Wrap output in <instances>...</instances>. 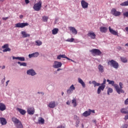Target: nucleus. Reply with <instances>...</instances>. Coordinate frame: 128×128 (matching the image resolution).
I'll list each match as a JSON object with an SVG mask.
<instances>
[{"instance_id": "f257e3e1", "label": "nucleus", "mask_w": 128, "mask_h": 128, "mask_svg": "<svg viewBox=\"0 0 128 128\" xmlns=\"http://www.w3.org/2000/svg\"><path fill=\"white\" fill-rule=\"evenodd\" d=\"M108 66H112V68H118V63L116 62V61H114V60H111L108 62Z\"/></svg>"}, {"instance_id": "f03ea898", "label": "nucleus", "mask_w": 128, "mask_h": 128, "mask_svg": "<svg viewBox=\"0 0 128 128\" xmlns=\"http://www.w3.org/2000/svg\"><path fill=\"white\" fill-rule=\"evenodd\" d=\"M107 82H108V84H111L112 86H114L116 92L120 93V89L118 88V84H114V81L110 80L108 79Z\"/></svg>"}, {"instance_id": "7ed1b4c3", "label": "nucleus", "mask_w": 128, "mask_h": 128, "mask_svg": "<svg viewBox=\"0 0 128 128\" xmlns=\"http://www.w3.org/2000/svg\"><path fill=\"white\" fill-rule=\"evenodd\" d=\"M42 1H39L38 3L35 4L33 6V8L36 12H40L42 8Z\"/></svg>"}, {"instance_id": "20e7f679", "label": "nucleus", "mask_w": 128, "mask_h": 128, "mask_svg": "<svg viewBox=\"0 0 128 128\" xmlns=\"http://www.w3.org/2000/svg\"><path fill=\"white\" fill-rule=\"evenodd\" d=\"M90 52L94 56H100V54H102V52L98 49L93 48L92 50H90Z\"/></svg>"}, {"instance_id": "39448f33", "label": "nucleus", "mask_w": 128, "mask_h": 128, "mask_svg": "<svg viewBox=\"0 0 128 128\" xmlns=\"http://www.w3.org/2000/svg\"><path fill=\"white\" fill-rule=\"evenodd\" d=\"M26 74L28 76H36V72L32 68L27 70Z\"/></svg>"}, {"instance_id": "423d86ee", "label": "nucleus", "mask_w": 128, "mask_h": 128, "mask_svg": "<svg viewBox=\"0 0 128 128\" xmlns=\"http://www.w3.org/2000/svg\"><path fill=\"white\" fill-rule=\"evenodd\" d=\"M28 26V23L27 22H23L20 23L18 22L15 24V28H23L24 26Z\"/></svg>"}, {"instance_id": "0eeeda50", "label": "nucleus", "mask_w": 128, "mask_h": 128, "mask_svg": "<svg viewBox=\"0 0 128 128\" xmlns=\"http://www.w3.org/2000/svg\"><path fill=\"white\" fill-rule=\"evenodd\" d=\"M111 14L113 16H120L122 13L118 11H116V8H113L111 10Z\"/></svg>"}, {"instance_id": "6e6552de", "label": "nucleus", "mask_w": 128, "mask_h": 128, "mask_svg": "<svg viewBox=\"0 0 128 128\" xmlns=\"http://www.w3.org/2000/svg\"><path fill=\"white\" fill-rule=\"evenodd\" d=\"M76 90V87L74 84H72L70 88L67 90L66 93L68 94H72L74 92V90Z\"/></svg>"}, {"instance_id": "1a4fd4ad", "label": "nucleus", "mask_w": 128, "mask_h": 128, "mask_svg": "<svg viewBox=\"0 0 128 128\" xmlns=\"http://www.w3.org/2000/svg\"><path fill=\"white\" fill-rule=\"evenodd\" d=\"M62 64L61 62L55 61L53 65V68H62Z\"/></svg>"}, {"instance_id": "9d476101", "label": "nucleus", "mask_w": 128, "mask_h": 128, "mask_svg": "<svg viewBox=\"0 0 128 128\" xmlns=\"http://www.w3.org/2000/svg\"><path fill=\"white\" fill-rule=\"evenodd\" d=\"M105 88H106V85L100 84V86H99L97 90L98 94H100V92H102H102H104V90Z\"/></svg>"}, {"instance_id": "9b49d317", "label": "nucleus", "mask_w": 128, "mask_h": 128, "mask_svg": "<svg viewBox=\"0 0 128 128\" xmlns=\"http://www.w3.org/2000/svg\"><path fill=\"white\" fill-rule=\"evenodd\" d=\"M88 36L90 38L91 40H95L96 35L94 32H89L88 34Z\"/></svg>"}, {"instance_id": "f8f14e48", "label": "nucleus", "mask_w": 128, "mask_h": 128, "mask_svg": "<svg viewBox=\"0 0 128 128\" xmlns=\"http://www.w3.org/2000/svg\"><path fill=\"white\" fill-rule=\"evenodd\" d=\"M119 86H118V88L119 89V93L118 92H117V93H118V94H124V90H122V88H123L122 83V82H120L119 83Z\"/></svg>"}, {"instance_id": "ddd939ff", "label": "nucleus", "mask_w": 128, "mask_h": 128, "mask_svg": "<svg viewBox=\"0 0 128 128\" xmlns=\"http://www.w3.org/2000/svg\"><path fill=\"white\" fill-rule=\"evenodd\" d=\"M81 4L82 8H88V3L84 0L81 1Z\"/></svg>"}, {"instance_id": "4468645a", "label": "nucleus", "mask_w": 128, "mask_h": 128, "mask_svg": "<svg viewBox=\"0 0 128 128\" xmlns=\"http://www.w3.org/2000/svg\"><path fill=\"white\" fill-rule=\"evenodd\" d=\"M27 112L30 115H32L34 114V108L33 107H30L28 108Z\"/></svg>"}, {"instance_id": "2eb2a0df", "label": "nucleus", "mask_w": 128, "mask_h": 128, "mask_svg": "<svg viewBox=\"0 0 128 128\" xmlns=\"http://www.w3.org/2000/svg\"><path fill=\"white\" fill-rule=\"evenodd\" d=\"M38 56H40V53L38 52H35L34 53L29 54V58H38Z\"/></svg>"}, {"instance_id": "dca6fc26", "label": "nucleus", "mask_w": 128, "mask_h": 128, "mask_svg": "<svg viewBox=\"0 0 128 128\" xmlns=\"http://www.w3.org/2000/svg\"><path fill=\"white\" fill-rule=\"evenodd\" d=\"M108 30H109L110 32V34H114V36H118V32L110 28V26H109Z\"/></svg>"}, {"instance_id": "f3484780", "label": "nucleus", "mask_w": 128, "mask_h": 128, "mask_svg": "<svg viewBox=\"0 0 128 128\" xmlns=\"http://www.w3.org/2000/svg\"><path fill=\"white\" fill-rule=\"evenodd\" d=\"M48 106L50 108H56V102L52 101L50 102L48 104Z\"/></svg>"}, {"instance_id": "a211bd4d", "label": "nucleus", "mask_w": 128, "mask_h": 128, "mask_svg": "<svg viewBox=\"0 0 128 128\" xmlns=\"http://www.w3.org/2000/svg\"><path fill=\"white\" fill-rule=\"evenodd\" d=\"M0 122L2 126H5V124H8L6 120V118H0Z\"/></svg>"}, {"instance_id": "6ab92c4d", "label": "nucleus", "mask_w": 128, "mask_h": 128, "mask_svg": "<svg viewBox=\"0 0 128 128\" xmlns=\"http://www.w3.org/2000/svg\"><path fill=\"white\" fill-rule=\"evenodd\" d=\"M12 60H20V62H24L26 60L24 57H16L14 56H12Z\"/></svg>"}, {"instance_id": "aec40b11", "label": "nucleus", "mask_w": 128, "mask_h": 128, "mask_svg": "<svg viewBox=\"0 0 128 128\" xmlns=\"http://www.w3.org/2000/svg\"><path fill=\"white\" fill-rule=\"evenodd\" d=\"M18 112H19L22 114V116H24L26 114V111L24 109L20 108H16Z\"/></svg>"}, {"instance_id": "412c9836", "label": "nucleus", "mask_w": 128, "mask_h": 128, "mask_svg": "<svg viewBox=\"0 0 128 128\" xmlns=\"http://www.w3.org/2000/svg\"><path fill=\"white\" fill-rule=\"evenodd\" d=\"M120 112L122 114H128V108H121Z\"/></svg>"}, {"instance_id": "4be33fe9", "label": "nucleus", "mask_w": 128, "mask_h": 128, "mask_svg": "<svg viewBox=\"0 0 128 128\" xmlns=\"http://www.w3.org/2000/svg\"><path fill=\"white\" fill-rule=\"evenodd\" d=\"M21 34L22 35V38H28L30 36V34L26 33V31H22Z\"/></svg>"}, {"instance_id": "5701e85b", "label": "nucleus", "mask_w": 128, "mask_h": 128, "mask_svg": "<svg viewBox=\"0 0 128 128\" xmlns=\"http://www.w3.org/2000/svg\"><path fill=\"white\" fill-rule=\"evenodd\" d=\"M89 116H90V110L85 111L83 114H82V116H84L85 118H86Z\"/></svg>"}, {"instance_id": "b1692460", "label": "nucleus", "mask_w": 128, "mask_h": 128, "mask_svg": "<svg viewBox=\"0 0 128 128\" xmlns=\"http://www.w3.org/2000/svg\"><path fill=\"white\" fill-rule=\"evenodd\" d=\"M12 122H14V126L19 123L20 121L16 117H13L12 119Z\"/></svg>"}, {"instance_id": "393cba45", "label": "nucleus", "mask_w": 128, "mask_h": 128, "mask_svg": "<svg viewBox=\"0 0 128 128\" xmlns=\"http://www.w3.org/2000/svg\"><path fill=\"white\" fill-rule=\"evenodd\" d=\"M6 104H4V103H0V110H1V112L6 110Z\"/></svg>"}, {"instance_id": "a878e982", "label": "nucleus", "mask_w": 128, "mask_h": 128, "mask_svg": "<svg viewBox=\"0 0 128 128\" xmlns=\"http://www.w3.org/2000/svg\"><path fill=\"white\" fill-rule=\"evenodd\" d=\"M100 32H104V34H106V32H108V28L106 27H104V26H101L100 28Z\"/></svg>"}, {"instance_id": "bb28decb", "label": "nucleus", "mask_w": 128, "mask_h": 128, "mask_svg": "<svg viewBox=\"0 0 128 128\" xmlns=\"http://www.w3.org/2000/svg\"><path fill=\"white\" fill-rule=\"evenodd\" d=\"M78 82H79V84H80L82 86V88H86V84L84 83V80H82V78H78Z\"/></svg>"}, {"instance_id": "cd10ccee", "label": "nucleus", "mask_w": 128, "mask_h": 128, "mask_svg": "<svg viewBox=\"0 0 128 128\" xmlns=\"http://www.w3.org/2000/svg\"><path fill=\"white\" fill-rule=\"evenodd\" d=\"M70 30L74 34H78V31L76 30V28L70 26Z\"/></svg>"}, {"instance_id": "c85d7f7f", "label": "nucleus", "mask_w": 128, "mask_h": 128, "mask_svg": "<svg viewBox=\"0 0 128 128\" xmlns=\"http://www.w3.org/2000/svg\"><path fill=\"white\" fill-rule=\"evenodd\" d=\"M38 122L40 124H44V118H42V117H40L38 119Z\"/></svg>"}, {"instance_id": "c756f323", "label": "nucleus", "mask_w": 128, "mask_h": 128, "mask_svg": "<svg viewBox=\"0 0 128 128\" xmlns=\"http://www.w3.org/2000/svg\"><path fill=\"white\" fill-rule=\"evenodd\" d=\"M98 69L100 72H104V66H102V64L98 65Z\"/></svg>"}, {"instance_id": "7c9ffc66", "label": "nucleus", "mask_w": 128, "mask_h": 128, "mask_svg": "<svg viewBox=\"0 0 128 128\" xmlns=\"http://www.w3.org/2000/svg\"><path fill=\"white\" fill-rule=\"evenodd\" d=\"M15 126L16 128H24V126H22V122H20V121L16 125H15Z\"/></svg>"}, {"instance_id": "2f4dec72", "label": "nucleus", "mask_w": 128, "mask_h": 128, "mask_svg": "<svg viewBox=\"0 0 128 128\" xmlns=\"http://www.w3.org/2000/svg\"><path fill=\"white\" fill-rule=\"evenodd\" d=\"M92 84H94V88H96V86H100V84L96 82V80L92 81Z\"/></svg>"}, {"instance_id": "473e14b6", "label": "nucleus", "mask_w": 128, "mask_h": 128, "mask_svg": "<svg viewBox=\"0 0 128 128\" xmlns=\"http://www.w3.org/2000/svg\"><path fill=\"white\" fill-rule=\"evenodd\" d=\"M36 42V45L37 46H40L42 44V42L40 40H37L35 42Z\"/></svg>"}, {"instance_id": "72a5a7b5", "label": "nucleus", "mask_w": 128, "mask_h": 128, "mask_svg": "<svg viewBox=\"0 0 128 128\" xmlns=\"http://www.w3.org/2000/svg\"><path fill=\"white\" fill-rule=\"evenodd\" d=\"M18 64H20V66H26L27 64L26 62H18Z\"/></svg>"}, {"instance_id": "f704fd0d", "label": "nucleus", "mask_w": 128, "mask_h": 128, "mask_svg": "<svg viewBox=\"0 0 128 128\" xmlns=\"http://www.w3.org/2000/svg\"><path fill=\"white\" fill-rule=\"evenodd\" d=\"M58 32V28H55L52 30V34H56Z\"/></svg>"}, {"instance_id": "c9c22d12", "label": "nucleus", "mask_w": 128, "mask_h": 128, "mask_svg": "<svg viewBox=\"0 0 128 128\" xmlns=\"http://www.w3.org/2000/svg\"><path fill=\"white\" fill-rule=\"evenodd\" d=\"M120 6H128V1H126L124 2H123L120 4Z\"/></svg>"}, {"instance_id": "e433bc0d", "label": "nucleus", "mask_w": 128, "mask_h": 128, "mask_svg": "<svg viewBox=\"0 0 128 128\" xmlns=\"http://www.w3.org/2000/svg\"><path fill=\"white\" fill-rule=\"evenodd\" d=\"M120 60L122 62H124V63L128 62V60L126 59V58L124 57H120Z\"/></svg>"}, {"instance_id": "4c0bfd02", "label": "nucleus", "mask_w": 128, "mask_h": 128, "mask_svg": "<svg viewBox=\"0 0 128 128\" xmlns=\"http://www.w3.org/2000/svg\"><path fill=\"white\" fill-rule=\"evenodd\" d=\"M72 104H73V106H74V108H76V106L77 104H76V100L75 98H74L72 100Z\"/></svg>"}, {"instance_id": "58836bf2", "label": "nucleus", "mask_w": 128, "mask_h": 128, "mask_svg": "<svg viewBox=\"0 0 128 128\" xmlns=\"http://www.w3.org/2000/svg\"><path fill=\"white\" fill-rule=\"evenodd\" d=\"M48 17L46 16H44L42 17V20L44 22H48Z\"/></svg>"}, {"instance_id": "ea45409f", "label": "nucleus", "mask_w": 128, "mask_h": 128, "mask_svg": "<svg viewBox=\"0 0 128 128\" xmlns=\"http://www.w3.org/2000/svg\"><path fill=\"white\" fill-rule=\"evenodd\" d=\"M74 40V38H68L67 39L66 42H73Z\"/></svg>"}, {"instance_id": "a19ab883", "label": "nucleus", "mask_w": 128, "mask_h": 128, "mask_svg": "<svg viewBox=\"0 0 128 128\" xmlns=\"http://www.w3.org/2000/svg\"><path fill=\"white\" fill-rule=\"evenodd\" d=\"M112 88H108V94L110 96V94H112Z\"/></svg>"}, {"instance_id": "79ce46f5", "label": "nucleus", "mask_w": 128, "mask_h": 128, "mask_svg": "<svg viewBox=\"0 0 128 128\" xmlns=\"http://www.w3.org/2000/svg\"><path fill=\"white\" fill-rule=\"evenodd\" d=\"M10 48L8 47L7 48H5V49L3 50V52H10Z\"/></svg>"}, {"instance_id": "37998d69", "label": "nucleus", "mask_w": 128, "mask_h": 128, "mask_svg": "<svg viewBox=\"0 0 128 128\" xmlns=\"http://www.w3.org/2000/svg\"><path fill=\"white\" fill-rule=\"evenodd\" d=\"M123 16L124 18H128V12H124Z\"/></svg>"}, {"instance_id": "c03bdc74", "label": "nucleus", "mask_w": 128, "mask_h": 128, "mask_svg": "<svg viewBox=\"0 0 128 128\" xmlns=\"http://www.w3.org/2000/svg\"><path fill=\"white\" fill-rule=\"evenodd\" d=\"M56 128H66V126L60 124Z\"/></svg>"}, {"instance_id": "a18cd8bd", "label": "nucleus", "mask_w": 128, "mask_h": 128, "mask_svg": "<svg viewBox=\"0 0 128 128\" xmlns=\"http://www.w3.org/2000/svg\"><path fill=\"white\" fill-rule=\"evenodd\" d=\"M8 48V44H5L2 46V48Z\"/></svg>"}, {"instance_id": "49530a36", "label": "nucleus", "mask_w": 128, "mask_h": 128, "mask_svg": "<svg viewBox=\"0 0 128 128\" xmlns=\"http://www.w3.org/2000/svg\"><path fill=\"white\" fill-rule=\"evenodd\" d=\"M128 124H123L122 126V128H128Z\"/></svg>"}, {"instance_id": "de8ad7c7", "label": "nucleus", "mask_w": 128, "mask_h": 128, "mask_svg": "<svg viewBox=\"0 0 128 128\" xmlns=\"http://www.w3.org/2000/svg\"><path fill=\"white\" fill-rule=\"evenodd\" d=\"M106 80L105 78L104 79V81L103 82L102 84H102V86H106Z\"/></svg>"}, {"instance_id": "09e8293b", "label": "nucleus", "mask_w": 128, "mask_h": 128, "mask_svg": "<svg viewBox=\"0 0 128 128\" xmlns=\"http://www.w3.org/2000/svg\"><path fill=\"white\" fill-rule=\"evenodd\" d=\"M78 124H80V120H78L76 121V128H78Z\"/></svg>"}, {"instance_id": "8fccbe9b", "label": "nucleus", "mask_w": 128, "mask_h": 128, "mask_svg": "<svg viewBox=\"0 0 128 128\" xmlns=\"http://www.w3.org/2000/svg\"><path fill=\"white\" fill-rule=\"evenodd\" d=\"M4 82H6V76H4V78L2 80L1 82H2V84H3L4 83Z\"/></svg>"}, {"instance_id": "3c124183", "label": "nucleus", "mask_w": 128, "mask_h": 128, "mask_svg": "<svg viewBox=\"0 0 128 128\" xmlns=\"http://www.w3.org/2000/svg\"><path fill=\"white\" fill-rule=\"evenodd\" d=\"M62 59V54H60L57 56V60H61Z\"/></svg>"}, {"instance_id": "603ef678", "label": "nucleus", "mask_w": 128, "mask_h": 128, "mask_svg": "<svg viewBox=\"0 0 128 128\" xmlns=\"http://www.w3.org/2000/svg\"><path fill=\"white\" fill-rule=\"evenodd\" d=\"M61 57L62 58H66V56L65 54H61Z\"/></svg>"}, {"instance_id": "864d4df0", "label": "nucleus", "mask_w": 128, "mask_h": 128, "mask_svg": "<svg viewBox=\"0 0 128 128\" xmlns=\"http://www.w3.org/2000/svg\"><path fill=\"white\" fill-rule=\"evenodd\" d=\"M89 112H90V114H92V112H93V114H94V110H92L90 109H89Z\"/></svg>"}, {"instance_id": "5fc2aeb1", "label": "nucleus", "mask_w": 128, "mask_h": 128, "mask_svg": "<svg viewBox=\"0 0 128 128\" xmlns=\"http://www.w3.org/2000/svg\"><path fill=\"white\" fill-rule=\"evenodd\" d=\"M124 119L125 120H128V114L125 116Z\"/></svg>"}, {"instance_id": "6e6d98bb", "label": "nucleus", "mask_w": 128, "mask_h": 128, "mask_svg": "<svg viewBox=\"0 0 128 128\" xmlns=\"http://www.w3.org/2000/svg\"><path fill=\"white\" fill-rule=\"evenodd\" d=\"M124 104H128V98L125 100Z\"/></svg>"}, {"instance_id": "4d7b16f0", "label": "nucleus", "mask_w": 128, "mask_h": 128, "mask_svg": "<svg viewBox=\"0 0 128 128\" xmlns=\"http://www.w3.org/2000/svg\"><path fill=\"white\" fill-rule=\"evenodd\" d=\"M25 2L26 4H30V0H25Z\"/></svg>"}, {"instance_id": "13d9d810", "label": "nucleus", "mask_w": 128, "mask_h": 128, "mask_svg": "<svg viewBox=\"0 0 128 128\" xmlns=\"http://www.w3.org/2000/svg\"><path fill=\"white\" fill-rule=\"evenodd\" d=\"M8 17L2 18V20H8Z\"/></svg>"}, {"instance_id": "bf43d9fd", "label": "nucleus", "mask_w": 128, "mask_h": 128, "mask_svg": "<svg viewBox=\"0 0 128 128\" xmlns=\"http://www.w3.org/2000/svg\"><path fill=\"white\" fill-rule=\"evenodd\" d=\"M66 104L68 106H70V102L69 100H68V101L66 102Z\"/></svg>"}, {"instance_id": "052dcab7", "label": "nucleus", "mask_w": 128, "mask_h": 128, "mask_svg": "<svg viewBox=\"0 0 128 128\" xmlns=\"http://www.w3.org/2000/svg\"><path fill=\"white\" fill-rule=\"evenodd\" d=\"M8 82H10V80H8V81H6V86H7L8 84Z\"/></svg>"}, {"instance_id": "680f3d73", "label": "nucleus", "mask_w": 128, "mask_h": 128, "mask_svg": "<svg viewBox=\"0 0 128 128\" xmlns=\"http://www.w3.org/2000/svg\"><path fill=\"white\" fill-rule=\"evenodd\" d=\"M4 68H6V66H3L2 67V70H4Z\"/></svg>"}, {"instance_id": "e2e57ef3", "label": "nucleus", "mask_w": 128, "mask_h": 128, "mask_svg": "<svg viewBox=\"0 0 128 128\" xmlns=\"http://www.w3.org/2000/svg\"><path fill=\"white\" fill-rule=\"evenodd\" d=\"M66 60H72V59L68 58L67 56H66Z\"/></svg>"}, {"instance_id": "0e129e2a", "label": "nucleus", "mask_w": 128, "mask_h": 128, "mask_svg": "<svg viewBox=\"0 0 128 128\" xmlns=\"http://www.w3.org/2000/svg\"><path fill=\"white\" fill-rule=\"evenodd\" d=\"M60 70H62V68H58L57 70V72H60Z\"/></svg>"}, {"instance_id": "69168bd1", "label": "nucleus", "mask_w": 128, "mask_h": 128, "mask_svg": "<svg viewBox=\"0 0 128 128\" xmlns=\"http://www.w3.org/2000/svg\"><path fill=\"white\" fill-rule=\"evenodd\" d=\"M24 18V16L22 15H20V18Z\"/></svg>"}, {"instance_id": "338daca9", "label": "nucleus", "mask_w": 128, "mask_h": 128, "mask_svg": "<svg viewBox=\"0 0 128 128\" xmlns=\"http://www.w3.org/2000/svg\"><path fill=\"white\" fill-rule=\"evenodd\" d=\"M93 122H94V124H96V120H94Z\"/></svg>"}, {"instance_id": "774afa93", "label": "nucleus", "mask_w": 128, "mask_h": 128, "mask_svg": "<svg viewBox=\"0 0 128 128\" xmlns=\"http://www.w3.org/2000/svg\"><path fill=\"white\" fill-rule=\"evenodd\" d=\"M64 92H62V96H64Z\"/></svg>"}]
</instances>
